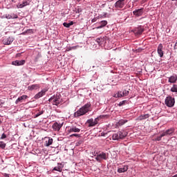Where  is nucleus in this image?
Returning a JSON list of instances; mask_svg holds the SVG:
<instances>
[{
  "mask_svg": "<svg viewBox=\"0 0 177 177\" xmlns=\"http://www.w3.org/2000/svg\"><path fill=\"white\" fill-rule=\"evenodd\" d=\"M77 2H80V1H82V0H77Z\"/></svg>",
  "mask_w": 177,
  "mask_h": 177,
  "instance_id": "nucleus-48",
  "label": "nucleus"
},
{
  "mask_svg": "<svg viewBox=\"0 0 177 177\" xmlns=\"http://www.w3.org/2000/svg\"><path fill=\"white\" fill-rule=\"evenodd\" d=\"M28 96L24 95L21 97H19L18 99L15 101L16 104H17L18 103H21L23 102V100H26V99H28Z\"/></svg>",
  "mask_w": 177,
  "mask_h": 177,
  "instance_id": "nucleus-16",
  "label": "nucleus"
},
{
  "mask_svg": "<svg viewBox=\"0 0 177 177\" xmlns=\"http://www.w3.org/2000/svg\"><path fill=\"white\" fill-rule=\"evenodd\" d=\"M25 64H26V60L24 59L20 60V61L16 60L12 62V64L13 66H23Z\"/></svg>",
  "mask_w": 177,
  "mask_h": 177,
  "instance_id": "nucleus-13",
  "label": "nucleus"
},
{
  "mask_svg": "<svg viewBox=\"0 0 177 177\" xmlns=\"http://www.w3.org/2000/svg\"><path fill=\"white\" fill-rule=\"evenodd\" d=\"M1 140H2V139H6V134L3 133V134L1 135Z\"/></svg>",
  "mask_w": 177,
  "mask_h": 177,
  "instance_id": "nucleus-41",
  "label": "nucleus"
},
{
  "mask_svg": "<svg viewBox=\"0 0 177 177\" xmlns=\"http://www.w3.org/2000/svg\"><path fill=\"white\" fill-rule=\"evenodd\" d=\"M68 133H73V132L78 133L81 132V129L77 127V126H71L68 129Z\"/></svg>",
  "mask_w": 177,
  "mask_h": 177,
  "instance_id": "nucleus-8",
  "label": "nucleus"
},
{
  "mask_svg": "<svg viewBox=\"0 0 177 177\" xmlns=\"http://www.w3.org/2000/svg\"><path fill=\"white\" fill-rule=\"evenodd\" d=\"M135 16L139 17V16H142L143 15V8L136 10L133 12Z\"/></svg>",
  "mask_w": 177,
  "mask_h": 177,
  "instance_id": "nucleus-14",
  "label": "nucleus"
},
{
  "mask_svg": "<svg viewBox=\"0 0 177 177\" xmlns=\"http://www.w3.org/2000/svg\"><path fill=\"white\" fill-rule=\"evenodd\" d=\"M13 41H15V39H13V37H9L3 39V45H10Z\"/></svg>",
  "mask_w": 177,
  "mask_h": 177,
  "instance_id": "nucleus-10",
  "label": "nucleus"
},
{
  "mask_svg": "<svg viewBox=\"0 0 177 177\" xmlns=\"http://www.w3.org/2000/svg\"><path fill=\"white\" fill-rule=\"evenodd\" d=\"M164 46H162V44H160L158 46L157 52L160 57H162L164 56V51L162 50Z\"/></svg>",
  "mask_w": 177,
  "mask_h": 177,
  "instance_id": "nucleus-11",
  "label": "nucleus"
},
{
  "mask_svg": "<svg viewBox=\"0 0 177 177\" xmlns=\"http://www.w3.org/2000/svg\"><path fill=\"white\" fill-rule=\"evenodd\" d=\"M46 92H48L47 89L41 90L40 92H39L35 95V99H39L40 97H42V96H44Z\"/></svg>",
  "mask_w": 177,
  "mask_h": 177,
  "instance_id": "nucleus-9",
  "label": "nucleus"
},
{
  "mask_svg": "<svg viewBox=\"0 0 177 177\" xmlns=\"http://www.w3.org/2000/svg\"><path fill=\"white\" fill-rule=\"evenodd\" d=\"M149 117H150L149 114H145V115H141L138 117V120H140V121H142V120H146L147 118H149Z\"/></svg>",
  "mask_w": 177,
  "mask_h": 177,
  "instance_id": "nucleus-23",
  "label": "nucleus"
},
{
  "mask_svg": "<svg viewBox=\"0 0 177 177\" xmlns=\"http://www.w3.org/2000/svg\"><path fill=\"white\" fill-rule=\"evenodd\" d=\"M53 99H55V97L52 96L51 97L49 98L48 102H53Z\"/></svg>",
  "mask_w": 177,
  "mask_h": 177,
  "instance_id": "nucleus-42",
  "label": "nucleus"
},
{
  "mask_svg": "<svg viewBox=\"0 0 177 177\" xmlns=\"http://www.w3.org/2000/svg\"><path fill=\"white\" fill-rule=\"evenodd\" d=\"M166 132H167V135H171V133H174V132H175V129L170 128V129L166 130Z\"/></svg>",
  "mask_w": 177,
  "mask_h": 177,
  "instance_id": "nucleus-29",
  "label": "nucleus"
},
{
  "mask_svg": "<svg viewBox=\"0 0 177 177\" xmlns=\"http://www.w3.org/2000/svg\"><path fill=\"white\" fill-rule=\"evenodd\" d=\"M106 15H107V13H104V17H106Z\"/></svg>",
  "mask_w": 177,
  "mask_h": 177,
  "instance_id": "nucleus-46",
  "label": "nucleus"
},
{
  "mask_svg": "<svg viewBox=\"0 0 177 177\" xmlns=\"http://www.w3.org/2000/svg\"><path fill=\"white\" fill-rule=\"evenodd\" d=\"M53 143V138H49L48 141H46V146L49 147Z\"/></svg>",
  "mask_w": 177,
  "mask_h": 177,
  "instance_id": "nucleus-28",
  "label": "nucleus"
},
{
  "mask_svg": "<svg viewBox=\"0 0 177 177\" xmlns=\"http://www.w3.org/2000/svg\"><path fill=\"white\" fill-rule=\"evenodd\" d=\"M114 97H122L121 96V91H118V93L115 94Z\"/></svg>",
  "mask_w": 177,
  "mask_h": 177,
  "instance_id": "nucleus-34",
  "label": "nucleus"
},
{
  "mask_svg": "<svg viewBox=\"0 0 177 177\" xmlns=\"http://www.w3.org/2000/svg\"><path fill=\"white\" fill-rule=\"evenodd\" d=\"M171 92L177 93V84H174L173 86L170 89Z\"/></svg>",
  "mask_w": 177,
  "mask_h": 177,
  "instance_id": "nucleus-31",
  "label": "nucleus"
},
{
  "mask_svg": "<svg viewBox=\"0 0 177 177\" xmlns=\"http://www.w3.org/2000/svg\"><path fill=\"white\" fill-rule=\"evenodd\" d=\"M103 41H104V38H102V37H98L96 39V42H97L99 45H100V44H102Z\"/></svg>",
  "mask_w": 177,
  "mask_h": 177,
  "instance_id": "nucleus-30",
  "label": "nucleus"
},
{
  "mask_svg": "<svg viewBox=\"0 0 177 177\" xmlns=\"http://www.w3.org/2000/svg\"><path fill=\"white\" fill-rule=\"evenodd\" d=\"M176 81H177V75H174L169 77L168 82H169L170 84H175L176 83Z\"/></svg>",
  "mask_w": 177,
  "mask_h": 177,
  "instance_id": "nucleus-15",
  "label": "nucleus"
},
{
  "mask_svg": "<svg viewBox=\"0 0 177 177\" xmlns=\"http://www.w3.org/2000/svg\"><path fill=\"white\" fill-rule=\"evenodd\" d=\"M161 139H162V136H161V135L160 136H158L155 140L157 142H160V140H161Z\"/></svg>",
  "mask_w": 177,
  "mask_h": 177,
  "instance_id": "nucleus-36",
  "label": "nucleus"
},
{
  "mask_svg": "<svg viewBox=\"0 0 177 177\" xmlns=\"http://www.w3.org/2000/svg\"><path fill=\"white\" fill-rule=\"evenodd\" d=\"M165 103L167 107H174L175 106V98L171 96L167 97Z\"/></svg>",
  "mask_w": 177,
  "mask_h": 177,
  "instance_id": "nucleus-4",
  "label": "nucleus"
},
{
  "mask_svg": "<svg viewBox=\"0 0 177 177\" xmlns=\"http://www.w3.org/2000/svg\"><path fill=\"white\" fill-rule=\"evenodd\" d=\"M128 103V101L127 100H123L119 103V106H125Z\"/></svg>",
  "mask_w": 177,
  "mask_h": 177,
  "instance_id": "nucleus-33",
  "label": "nucleus"
},
{
  "mask_svg": "<svg viewBox=\"0 0 177 177\" xmlns=\"http://www.w3.org/2000/svg\"><path fill=\"white\" fill-rule=\"evenodd\" d=\"M4 17H6V19H17V15H15V14H11V15H9V14H6L4 15Z\"/></svg>",
  "mask_w": 177,
  "mask_h": 177,
  "instance_id": "nucleus-20",
  "label": "nucleus"
},
{
  "mask_svg": "<svg viewBox=\"0 0 177 177\" xmlns=\"http://www.w3.org/2000/svg\"><path fill=\"white\" fill-rule=\"evenodd\" d=\"M66 50H71V48H70V49L67 48Z\"/></svg>",
  "mask_w": 177,
  "mask_h": 177,
  "instance_id": "nucleus-47",
  "label": "nucleus"
},
{
  "mask_svg": "<svg viewBox=\"0 0 177 177\" xmlns=\"http://www.w3.org/2000/svg\"><path fill=\"white\" fill-rule=\"evenodd\" d=\"M39 84H32L30 85L28 87V91H34V90H37L39 89Z\"/></svg>",
  "mask_w": 177,
  "mask_h": 177,
  "instance_id": "nucleus-21",
  "label": "nucleus"
},
{
  "mask_svg": "<svg viewBox=\"0 0 177 177\" xmlns=\"http://www.w3.org/2000/svg\"><path fill=\"white\" fill-rule=\"evenodd\" d=\"M17 56H20V54H17Z\"/></svg>",
  "mask_w": 177,
  "mask_h": 177,
  "instance_id": "nucleus-49",
  "label": "nucleus"
},
{
  "mask_svg": "<svg viewBox=\"0 0 177 177\" xmlns=\"http://www.w3.org/2000/svg\"><path fill=\"white\" fill-rule=\"evenodd\" d=\"M92 23H95L96 22V18H94L91 20Z\"/></svg>",
  "mask_w": 177,
  "mask_h": 177,
  "instance_id": "nucleus-44",
  "label": "nucleus"
},
{
  "mask_svg": "<svg viewBox=\"0 0 177 177\" xmlns=\"http://www.w3.org/2000/svg\"><path fill=\"white\" fill-rule=\"evenodd\" d=\"M87 124H88V127H95L96 124L95 123V120L93 119H89L87 120Z\"/></svg>",
  "mask_w": 177,
  "mask_h": 177,
  "instance_id": "nucleus-24",
  "label": "nucleus"
},
{
  "mask_svg": "<svg viewBox=\"0 0 177 177\" xmlns=\"http://www.w3.org/2000/svg\"><path fill=\"white\" fill-rule=\"evenodd\" d=\"M27 5H29L28 1H24L22 3H18L17 5V8H18V9H21V8H24V6H27Z\"/></svg>",
  "mask_w": 177,
  "mask_h": 177,
  "instance_id": "nucleus-19",
  "label": "nucleus"
},
{
  "mask_svg": "<svg viewBox=\"0 0 177 177\" xmlns=\"http://www.w3.org/2000/svg\"><path fill=\"white\" fill-rule=\"evenodd\" d=\"M53 171H57L58 172H62V171H63V165L62 163H58L57 166L54 167Z\"/></svg>",
  "mask_w": 177,
  "mask_h": 177,
  "instance_id": "nucleus-18",
  "label": "nucleus"
},
{
  "mask_svg": "<svg viewBox=\"0 0 177 177\" xmlns=\"http://www.w3.org/2000/svg\"><path fill=\"white\" fill-rule=\"evenodd\" d=\"M1 104H3V102H2V100H0V106Z\"/></svg>",
  "mask_w": 177,
  "mask_h": 177,
  "instance_id": "nucleus-45",
  "label": "nucleus"
},
{
  "mask_svg": "<svg viewBox=\"0 0 177 177\" xmlns=\"http://www.w3.org/2000/svg\"><path fill=\"white\" fill-rule=\"evenodd\" d=\"M73 24H74L73 21H71L70 23H66L64 22L63 24L64 27H66V28H70L71 26H73Z\"/></svg>",
  "mask_w": 177,
  "mask_h": 177,
  "instance_id": "nucleus-26",
  "label": "nucleus"
},
{
  "mask_svg": "<svg viewBox=\"0 0 177 177\" xmlns=\"http://www.w3.org/2000/svg\"><path fill=\"white\" fill-rule=\"evenodd\" d=\"M172 1H176V0H172Z\"/></svg>",
  "mask_w": 177,
  "mask_h": 177,
  "instance_id": "nucleus-50",
  "label": "nucleus"
},
{
  "mask_svg": "<svg viewBox=\"0 0 177 177\" xmlns=\"http://www.w3.org/2000/svg\"><path fill=\"white\" fill-rule=\"evenodd\" d=\"M95 160L98 162H102V160H107V158H109V156H107V153H104V152H101L100 153H97V155H95Z\"/></svg>",
  "mask_w": 177,
  "mask_h": 177,
  "instance_id": "nucleus-3",
  "label": "nucleus"
},
{
  "mask_svg": "<svg viewBox=\"0 0 177 177\" xmlns=\"http://www.w3.org/2000/svg\"><path fill=\"white\" fill-rule=\"evenodd\" d=\"M62 128V124H59L57 122H55L53 124V129H54V131H60V129Z\"/></svg>",
  "mask_w": 177,
  "mask_h": 177,
  "instance_id": "nucleus-17",
  "label": "nucleus"
},
{
  "mask_svg": "<svg viewBox=\"0 0 177 177\" xmlns=\"http://www.w3.org/2000/svg\"><path fill=\"white\" fill-rule=\"evenodd\" d=\"M100 24L101 25L97 27V30H99L100 28H103V27H106V26H107V21H102Z\"/></svg>",
  "mask_w": 177,
  "mask_h": 177,
  "instance_id": "nucleus-22",
  "label": "nucleus"
},
{
  "mask_svg": "<svg viewBox=\"0 0 177 177\" xmlns=\"http://www.w3.org/2000/svg\"><path fill=\"white\" fill-rule=\"evenodd\" d=\"M91 107V104L87 103L82 108H80L77 111L74 113V117L75 118L81 117V115H85L88 111H89V108Z\"/></svg>",
  "mask_w": 177,
  "mask_h": 177,
  "instance_id": "nucleus-1",
  "label": "nucleus"
},
{
  "mask_svg": "<svg viewBox=\"0 0 177 177\" xmlns=\"http://www.w3.org/2000/svg\"><path fill=\"white\" fill-rule=\"evenodd\" d=\"M129 95V91H127V90H124L120 93V96H122V97H124L125 96H128Z\"/></svg>",
  "mask_w": 177,
  "mask_h": 177,
  "instance_id": "nucleus-25",
  "label": "nucleus"
},
{
  "mask_svg": "<svg viewBox=\"0 0 177 177\" xmlns=\"http://www.w3.org/2000/svg\"><path fill=\"white\" fill-rule=\"evenodd\" d=\"M42 114H44V111H41L37 113L35 115V118H37V117H39V115H42Z\"/></svg>",
  "mask_w": 177,
  "mask_h": 177,
  "instance_id": "nucleus-35",
  "label": "nucleus"
},
{
  "mask_svg": "<svg viewBox=\"0 0 177 177\" xmlns=\"http://www.w3.org/2000/svg\"><path fill=\"white\" fill-rule=\"evenodd\" d=\"M128 122V120H119V122H118V125H119L120 127H121L122 125H124V124Z\"/></svg>",
  "mask_w": 177,
  "mask_h": 177,
  "instance_id": "nucleus-27",
  "label": "nucleus"
},
{
  "mask_svg": "<svg viewBox=\"0 0 177 177\" xmlns=\"http://www.w3.org/2000/svg\"><path fill=\"white\" fill-rule=\"evenodd\" d=\"M82 12V8H78L76 9V13H81Z\"/></svg>",
  "mask_w": 177,
  "mask_h": 177,
  "instance_id": "nucleus-37",
  "label": "nucleus"
},
{
  "mask_svg": "<svg viewBox=\"0 0 177 177\" xmlns=\"http://www.w3.org/2000/svg\"><path fill=\"white\" fill-rule=\"evenodd\" d=\"M128 169H129V166L124 165L122 167H120L119 169H118V172L119 174H122L124 172H127V171H128Z\"/></svg>",
  "mask_w": 177,
  "mask_h": 177,
  "instance_id": "nucleus-12",
  "label": "nucleus"
},
{
  "mask_svg": "<svg viewBox=\"0 0 177 177\" xmlns=\"http://www.w3.org/2000/svg\"><path fill=\"white\" fill-rule=\"evenodd\" d=\"M168 134L167 133V131H164L163 133H162L161 136L162 138H164V136H167Z\"/></svg>",
  "mask_w": 177,
  "mask_h": 177,
  "instance_id": "nucleus-39",
  "label": "nucleus"
},
{
  "mask_svg": "<svg viewBox=\"0 0 177 177\" xmlns=\"http://www.w3.org/2000/svg\"><path fill=\"white\" fill-rule=\"evenodd\" d=\"M3 176H5V177H10V174H8L5 173L3 174Z\"/></svg>",
  "mask_w": 177,
  "mask_h": 177,
  "instance_id": "nucleus-43",
  "label": "nucleus"
},
{
  "mask_svg": "<svg viewBox=\"0 0 177 177\" xmlns=\"http://www.w3.org/2000/svg\"><path fill=\"white\" fill-rule=\"evenodd\" d=\"M73 136H75L76 138H80V134H77V133H75V134H71V138H73Z\"/></svg>",
  "mask_w": 177,
  "mask_h": 177,
  "instance_id": "nucleus-38",
  "label": "nucleus"
},
{
  "mask_svg": "<svg viewBox=\"0 0 177 177\" xmlns=\"http://www.w3.org/2000/svg\"><path fill=\"white\" fill-rule=\"evenodd\" d=\"M6 144L3 141H0V149H5Z\"/></svg>",
  "mask_w": 177,
  "mask_h": 177,
  "instance_id": "nucleus-32",
  "label": "nucleus"
},
{
  "mask_svg": "<svg viewBox=\"0 0 177 177\" xmlns=\"http://www.w3.org/2000/svg\"><path fill=\"white\" fill-rule=\"evenodd\" d=\"M53 106H59L60 104V98L62 97V95L57 94L56 95H53Z\"/></svg>",
  "mask_w": 177,
  "mask_h": 177,
  "instance_id": "nucleus-5",
  "label": "nucleus"
},
{
  "mask_svg": "<svg viewBox=\"0 0 177 177\" xmlns=\"http://www.w3.org/2000/svg\"><path fill=\"white\" fill-rule=\"evenodd\" d=\"M94 122L95 125H97V123L99 122V118H97L94 120Z\"/></svg>",
  "mask_w": 177,
  "mask_h": 177,
  "instance_id": "nucleus-40",
  "label": "nucleus"
},
{
  "mask_svg": "<svg viewBox=\"0 0 177 177\" xmlns=\"http://www.w3.org/2000/svg\"><path fill=\"white\" fill-rule=\"evenodd\" d=\"M127 135L128 133L124 131H118L112 135V139L113 140H120L124 139Z\"/></svg>",
  "mask_w": 177,
  "mask_h": 177,
  "instance_id": "nucleus-2",
  "label": "nucleus"
},
{
  "mask_svg": "<svg viewBox=\"0 0 177 177\" xmlns=\"http://www.w3.org/2000/svg\"><path fill=\"white\" fill-rule=\"evenodd\" d=\"M125 6V0H118L115 3V8L116 9H122Z\"/></svg>",
  "mask_w": 177,
  "mask_h": 177,
  "instance_id": "nucleus-6",
  "label": "nucleus"
},
{
  "mask_svg": "<svg viewBox=\"0 0 177 177\" xmlns=\"http://www.w3.org/2000/svg\"><path fill=\"white\" fill-rule=\"evenodd\" d=\"M132 31L135 34V35L138 36L142 35L143 31H145V29L142 28V26H138L137 28H135Z\"/></svg>",
  "mask_w": 177,
  "mask_h": 177,
  "instance_id": "nucleus-7",
  "label": "nucleus"
}]
</instances>
